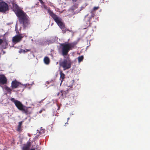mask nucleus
I'll return each instance as SVG.
<instances>
[{
    "mask_svg": "<svg viewBox=\"0 0 150 150\" xmlns=\"http://www.w3.org/2000/svg\"><path fill=\"white\" fill-rule=\"evenodd\" d=\"M13 10L15 9L17 11L16 13L17 16L19 18V21L21 23L23 24L24 27H26L28 23V21L27 17L26 15L22 11L18 9V6L16 4L12 2Z\"/></svg>",
    "mask_w": 150,
    "mask_h": 150,
    "instance_id": "f257e3e1",
    "label": "nucleus"
},
{
    "mask_svg": "<svg viewBox=\"0 0 150 150\" xmlns=\"http://www.w3.org/2000/svg\"><path fill=\"white\" fill-rule=\"evenodd\" d=\"M49 12L50 16L53 18L58 25L62 29L63 33H64L66 32L64 29V24L62 19L58 17L52 11H49Z\"/></svg>",
    "mask_w": 150,
    "mask_h": 150,
    "instance_id": "f03ea898",
    "label": "nucleus"
},
{
    "mask_svg": "<svg viewBox=\"0 0 150 150\" xmlns=\"http://www.w3.org/2000/svg\"><path fill=\"white\" fill-rule=\"evenodd\" d=\"M61 45L63 46L62 53L63 55H66L69 50H71L74 46L72 43L63 44H61Z\"/></svg>",
    "mask_w": 150,
    "mask_h": 150,
    "instance_id": "7ed1b4c3",
    "label": "nucleus"
},
{
    "mask_svg": "<svg viewBox=\"0 0 150 150\" xmlns=\"http://www.w3.org/2000/svg\"><path fill=\"white\" fill-rule=\"evenodd\" d=\"M11 100L12 102L14 103L18 109L20 110L24 111L25 113H27V110L24 108L23 106L20 102L18 100H15V99L13 98H11Z\"/></svg>",
    "mask_w": 150,
    "mask_h": 150,
    "instance_id": "20e7f679",
    "label": "nucleus"
},
{
    "mask_svg": "<svg viewBox=\"0 0 150 150\" xmlns=\"http://www.w3.org/2000/svg\"><path fill=\"white\" fill-rule=\"evenodd\" d=\"M60 65L65 70L71 67V62L69 59H65L60 63Z\"/></svg>",
    "mask_w": 150,
    "mask_h": 150,
    "instance_id": "39448f33",
    "label": "nucleus"
},
{
    "mask_svg": "<svg viewBox=\"0 0 150 150\" xmlns=\"http://www.w3.org/2000/svg\"><path fill=\"white\" fill-rule=\"evenodd\" d=\"M8 10L7 4L2 1H0V11L4 12Z\"/></svg>",
    "mask_w": 150,
    "mask_h": 150,
    "instance_id": "423d86ee",
    "label": "nucleus"
},
{
    "mask_svg": "<svg viewBox=\"0 0 150 150\" xmlns=\"http://www.w3.org/2000/svg\"><path fill=\"white\" fill-rule=\"evenodd\" d=\"M23 37V36H22L21 35H16L13 38V41L16 43L20 41Z\"/></svg>",
    "mask_w": 150,
    "mask_h": 150,
    "instance_id": "0eeeda50",
    "label": "nucleus"
},
{
    "mask_svg": "<svg viewBox=\"0 0 150 150\" xmlns=\"http://www.w3.org/2000/svg\"><path fill=\"white\" fill-rule=\"evenodd\" d=\"M31 145V142H28L26 144L23 145V146L22 148V150H29Z\"/></svg>",
    "mask_w": 150,
    "mask_h": 150,
    "instance_id": "6e6552de",
    "label": "nucleus"
},
{
    "mask_svg": "<svg viewBox=\"0 0 150 150\" xmlns=\"http://www.w3.org/2000/svg\"><path fill=\"white\" fill-rule=\"evenodd\" d=\"M7 79L3 75H0V83L4 84L6 83Z\"/></svg>",
    "mask_w": 150,
    "mask_h": 150,
    "instance_id": "1a4fd4ad",
    "label": "nucleus"
},
{
    "mask_svg": "<svg viewBox=\"0 0 150 150\" xmlns=\"http://www.w3.org/2000/svg\"><path fill=\"white\" fill-rule=\"evenodd\" d=\"M21 83L18 82L16 80L13 81L11 83V88L12 89L16 88Z\"/></svg>",
    "mask_w": 150,
    "mask_h": 150,
    "instance_id": "9d476101",
    "label": "nucleus"
},
{
    "mask_svg": "<svg viewBox=\"0 0 150 150\" xmlns=\"http://www.w3.org/2000/svg\"><path fill=\"white\" fill-rule=\"evenodd\" d=\"M3 48L5 49L6 48V46L8 45V41L5 39H3V41L2 43Z\"/></svg>",
    "mask_w": 150,
    "mask_h": 150,
    "instance_id": "9b49d317",
    "label": "nucleus"
},
{
    "mask_svg": "<svg viewBox=\"0 0 150 150\" xmlns=\"http://www.w3.org/2000/svg\"><path fill=\"white\" fill-rule=\"evenodd\" d=\"M99 8V7H94L92 11H91V16L93 17L95 16V11L98 10Z\"/></svg>",
    "mask_w": 150,
    "mask_h": 150,
    "instance_id": "f8f14e48",
    "label": "nucleus"
},
{
    "mask_svg": "<svg viewBox=\"0 0 150 150\" xmlns=\"http://www.w3.org/2000/svg\"><path fill=\"white\" fill-rule=\"evenodd\" d=\"M60 80L61 81V83H60V85H61L64 79L65 78V76L61 71H60Z\"/></svg>",
    "mask_w": 150,
    "mask_h": 150,
    "instance_id": "ddd939ff",
    "label": "nucleus"
},
{
    "mask_svg": "<svg viewBox=\"0 0 150 150\" xmlns=\"http://www.w3.org/2000/svg\"><path fill=\"white\" fill-rule=\"evenodd\" d=\"M44 62L46 64H48L50 63V59L49 58L47 57H45L44 59Z\"/></svg>",
    "mask_w": 150,
    "mask_h": 150,
    "instance_id": "4468645a",
    "label": "nucleus"
},
{
    "mask_svg": "<svg viewBox=\"0 0 150 150\" xmlns=\"http://www.w3.org/2000/svg\"><path fill=\"white\" fill-rule=\"evenodd\" d=\"M3 88L4 90H6L8 92H9L10 93L11 92V89L9 88L7 86H5Z\"/></svg>",
    "mask_w": 150,
    "mask_h": 150,
    "instance_id": "2eb2a0df",
    "label": "nucleus"
},
{
    "mask_svg": "<svg viewBox=\"0 0 150 150\" xmlns=\"http://www.w3.org/2000/svg\"><path fill=\"white\" fill-rule=\"evenodd\" d=\"M22 122H19L18 125V128L17 129V131L19 132L21 131V126L22 125Z\"/></svg>",
    "mask_w": 150,
    "mask_h": 150,
    "instance_id": "dca6fc26",
    "label": "nucleus"
},
{
    "mask_svg": "<svg viewBox=\"0 0 150 150\" xmlns=\"http://www.w3.org/2000/svg\"><path fill=\"white\" fill-rule=\"evenodd\" d=\"M87 24L86 25H85V27H85V29L90 25V21L89 20H88Z\"/></svg>",
    "mask_w": 150,
    "mask_h": 150,
    "instance_id": "f3484780",
    "label": "nucleus"
},
{
    "mask_svg": "<svg viewBox=\"0 0 150 150\" xmlns=\"http://www.w3.org/2000/svg\"><path fill=\"white\" fill-rule=\"evenodd\" d=\"M83 59V56H81V57H79L78 58V61L79 62H80L82 61Z\"/></svg>",
    "mask_w": 150,
    "mask_h": 150,
    "instance_id": "a211bd4d",
    "label": "nucleus"
},
{
    "mask_svg": "<svg viewBox=\"0 0 150 150\" xmlns=\"http://www.w3.org/2000/svg\"><path fill=\"white\" fill-rule=\"evenodd\" d=\"M26 51H25V50H22L21 49L19 51V52L21 53H24L25 52H26L28 51V50H26Z\"/></svg>",
    "mask_w": 150,
    "mask_h": 150,
    "instance_id": "6ab92c4d",
    "label": "nucleus"
},
{
    "mask_svg": "<svg viewBox=\"0 0 150 150\" xmlns=\"http://www.w3.org/2000/svg\"><path fill=\"white\" fill-rule=\"evenodd\" d=\"M77 7V5H75V6H72L71 8V9L72 10H74L75 8H76Z\"/></svg>",
    "mask_w": 150,
    "mask_h": 150,
    "instance_id": "aec40b11",
    "label": "nucleus"
},
{
    "mask_svg": "<svg viewBox=\"0 0 150 150\" xmlns=\"http://www.w3.org/2000/svg\"><path fill=\"white\" fill-rule=\"evenodd\" d=\"M3 40H2L1 39H0V45L3 42Z\"/></svg>",
    "mask_w": 150,
    "mask_h": 150,
    "instance_id": "412c9836",
    "label": "nucleus"
},
{
    "mask_svg": "<svg viewBox=\"0 0 150 150\" xmlns=\"http://www.w3.org/2000/svg\"><path fill=\"white\" fill-rule=\"evenodd\" d=\"M60 93H61V95L62 96L63 95V93H62V91H61Z\"/></svg>",
    "mask_w": 150,
    "mask_h": 150,
    "instance_id": "4be33fe9",
    "label": "nucleus"
},
{
    "mask_svg": "<svg viewBox=\"0 0 150 150\" xmlns=\"http://www.w3.org/2000/svg\"><path fill=\"white\" fill-rule=\"evenodd\" d=\"M30 150H35V148H33L31 149Z\"/></svg>",
    "mask_w": 150,
    "mask_h": 150,
    "instance_id": "5701e85b",
    "label": "nucleus"
},
{
    "mask_svg": "<svg viewBox=\"0 0 150 150\" xmlns=\"http://www.w3.org/2000/svg\"><path fill=\"white\" fill-rule=\"evenodd\" d=\"M22 85H24V86H26V85H27V84H24V85H23V84Z\"/></svg>",
    "mask_w": 150,
    "mask_h": 150,
    "instance_id": "b1692460",
    "label": "nucleus"
},
{
    "mask_svg": "<svg viewBox=\"0 0 150 150\" xmlns=\"http://www.w3.org/2000/svg\"><path fill=\"white\" fill-rule=\"evenodd\" d=\"M3 54H4L5 53V51H3Z\"/></svg>",
    "mask_w": 150,
    "mask_h": 150,
    "instance_id": "393cba45",
    "label": "nucleus"
},
{
    "mask_svg": "<svg viewBox=\"0 0 150 150\" xmlns=\"http://www.w3.org/2000/svg\"><path fill=\"white\" fill-rule=\"evenodd\" d=\"M16 28H17V24H16Z\"/></svg>",
    "mask_w": 150,
    "mask_h": 150,
    "instance_id": "a878e982",
    "label": "nucleus"
},
{
    "mask_svg": "<svg viewBox=\"0 0 150 150\" xmlns=\"http://www.w3.org/2000/svg\"><path fill=\"white\" fill-rule=\"evenodd\" d=\"M77 0H72V1H76Z\"/></svg>",
    "mask_w": 150,
    "mask_h": 150,
    "instance_id": "bb28decb",
    "label": "nucleus"
},
{
    "mask_svg": "<svg viewBox=\"0 0 150 150\" xmlns=\"http://www.w3.org/2000/svg\"><path fill=\"white\" fill-rule=\"evenodd\" d=\"M60 93H59L58 94H57V95H59V94Z\"/></svg>",
    "mask_w": 150,
    "mask_h": 150,
    "instance_id": "cd10ccee",
    "label": "nucleus"
},
{
    "mask_svg": "<svg viewBox=\"0 0 150 150\" xmlns=\"http://www.w3.org/2000/svg\"><path fill=\"white\" fill-rule=\"evenodd\" d=\"M69 118H67V120H69Z\"/></svg>",
    "mask_w": 150,
    "mask_h": 150,
    "instance_id": "c85d7f7f",
    "label": "nucleus"
},
{
    "mask_svg": "<svg viewBox=\"0 0 150 150\" xmlns=\"http://www.w3.org/2000/svg\"><path fill=\"white\" fill-rule=\"evenodd\" d=\"M39 1H41V0H39Z\"/></svg>",
    "mask_w": 150,
    "mask_h": 150,
    "instance_id": "c756f323",
    "label": "nucleus"
}]
</instances>
